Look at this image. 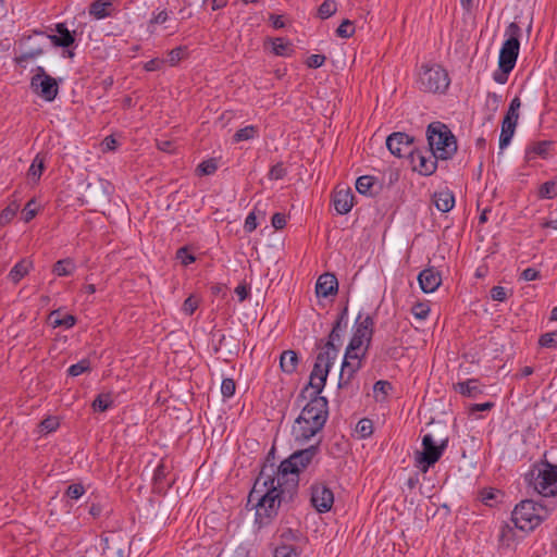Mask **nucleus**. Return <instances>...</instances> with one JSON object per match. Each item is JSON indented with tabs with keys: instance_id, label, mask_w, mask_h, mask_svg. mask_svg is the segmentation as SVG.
Listing matches in <instances>:
<instances>
[{
	"instance_id": "obj_10",
	"label": "nucleus",
	"mask_w": 557,
	"mask_h": 557,
	"mask_svg": "<svg viewBox=\"0 0 557 557\" xmlns=\"http://www.w3.org/2000/svg\"><path fill=\"white\" fill-rule=\"evenodd\" d=\"M372 326L373 320L371 317L367 315L364 319H362L357 324L356 331L349 342L346 352L366 356L372 338Z\"/></svg>"
},
{
	"instance_id": "obj_9",
	"label": "nucleus",
	"mask_w": 557,
	"mask_h": 557,
	"mask_svg": "<svg viewBox=\"0 0 557 557\" xmlns=\"http://www.w3.org/2000/svg\"><path fill=\"white\" fill-rule=\"evenodd\" d=\"M448 438H436L433 434L428 433L422 437V451L416 454L417 466L426 472L431 466L440 460L447 447Z\"/></svg>"
},
{
	"instance_id": "obj_47",
	"label": "nucleus",
	"mask_w": 557,
	"mask_h": 557,
	"mask_svg": "<svg viewBox=\"0 0 557 557\" xmlns=\"http://www.w3.org/2000/svg\"><path fill=\"white\" fill-rule=\"evenodd\" d=\"M216 169H218V166H216L215 161L210 159V160H206V161L201 162L198 165L197 171L200 175H210V174H213L216 171Z\"/></svg>"
},
{
	"instance_id": "obj_36",
	"label": "nucleus",
	"mask_w": 557,
	"mask_h": 557,
	"mask_svg": "<svg viewBox=\"0 0 557 557\" xmlns=\"http://www.w3.org/2000/svg\"><path fill=\"white\" fill-rule=\"evenodd\" d=\"M20 210V205L16 201H12L8 207H5L0 214V224L5 225L10 223L17 211Z\"/></svg>"
},
{
	"instance_id": "obj_46",
	"label": "nucleus",
	"mask_w": 557,
	"mask_h": 557,
	"mask_svg": "<svg viewBox=\"0 0 557 557\" xmlns=\"http://www.w3.org/2000/svg\"><path fill=\"white\" fill-rule=\"evenodd\" d=\"M355 33L352 23L349 20L343 21V23L336 29L337 36L342 38H349Z\"/></svg>"
},
{
	"instance_id": "obj_60",
	"label": "nucleus",
	"mask_w": 557,
	"mask_h": 557,
	"mask_svg": "<svg viewBox=\"0 0 557 557\" xmlns=\"http://www.w3.org/2000/svg\"><path fill=\"white\" fill-rule=\"evenodd\" d=\"M257 218H256V214L255 212H251L247 215L246 220H245V230L248 232V233H251L252 231H255L257 228Z\"/></svg>"
},
{
	"instance_id": "obj_59",
	"label": "nucleus",
	"mask_w": 557,
	"mask_h": 557,
	"mask_svg": "<svg viewBox=\"0 0 557 557\" xmlns=\"http://www.w3.org/2000/svg\"><path fill=\"white\" fill-rule=\"evenodd\" d=\"M40 54H42V49L37 48L34 50L23 52L16 60H17V62H25L29 59H35V58L39 57Z\"/></svg>"
},
{
	"instance_id": "obj_41",
	"label": "nucleus",
	"mask_w": 557,
	"mask_h": 557,
	"mask_svg": "<svg viewBox=\"0 0 557 557\" xmlns=\"http://www.w3.org/2000/svg\"><path fill=\"white\" fill-rule=\"evenodd\" d=\"M38 208L35 199H30L23 209V220L28 223L32 221L37 214Z\"/></svg>"
},
{
	"instance_id": "obj_37",
	"label": "nucleus",
	"mask_w": 557,
	"mask_h": 557,
	"mask_svg": "<svg viewBox=\"0 0 557 557\" xmlns=\"http://www.w3.org/2000/svg\"><path fill=\"white\" fill-rule=\"evenodd\" d=\"M392 389V385L387 381H377L373 386V394L377 401H383Z\"/></svg>"
},
{
	"instance_id": "obj_61",
	"label": "nucleus",
	"mask_w": 557,
	"mask_h": 557,
	"mask_svg": "<svg viewBox=\"0 0 557 557\" xmlns=\"http://www.w3.org/2000/svg\"><path fill=\"white\" fill-rule=\"evenodd\" d=\"M286 225V216L283 213H275L272 216V226L276 230H282Z\"/></svg>"
},
{
	"instance_id": "obj_55",
	"label": "nucleus",
	"mask_w": 557,
	"mask_h": 557,
	"mask_svg": "<svg viewBox=\"0 0 557 557\" xmlns=\"http://www.w3.org/2000/svg\"><path fill=\"white\" fill-rule=\"evenodd\" d=\"M520 278L525 282L535 281V280L541 278V273H540V271H537L533 268H528L521 272Z\"/></svg>"
},
{
	"instance_id": "obj_5",
	"label": "nucleus",
	"mask_w": 557,
	"mask_h": 557,
	"mask_svg": "<svg viewBox=\"0 0 557 557\" xmlns=\"http://www.w3.org/2000/svg\"><path fill=\"white\" fill-rule=\"evenodd\" d=\"M428 140L430 151L442 160L450 159L457 151L455 136L446 125L440 122L429 125Z\"/></svg>"
},
{
	"instance_id": "obj_22",
	"label": "nucleus",
	"mask_w": 557,
	"mask_h": 557,
	"mask_svg": "<svg viewBox=\"0 0 557 557\" xmlns=\"http://www.w3.org/2000/svg\"><path fill=\"white\" fill-rule=\"evenodd\" d=\"M298 355L295 350H285L280 357V367L283 372L292 374L297 370Z\"/></svg>"
},
{
	"instance_id": "obj_2",
	"label": "nucleus",
	"mask_w": 557,
	"mask_h": 557,
	"mask_svg": "<svg viewBox=\"0 0 557 557\" xmlns=\"http://www.w3.org/2000/svg\"><path fill=\"white\" fill-rule=\"evenodd\" d=\"M346 311L347 309L344 310L339 319L336 321L330 333L329 341L317 356L309 381V387L314 388L317 393H321L323 391L330 369L334 360L337 358V345L341 344V336L347 324L346 321L344 322Z\"/></svg>"
},
{
	"instance_id": "obj_38",
	"label": "nucleus",
	"mask_w": 557,
	"mask_h": 557,
	"mask_svg": "<svg viewBox=\"0 0 557 557\" xmlns=\"http://www.w3.org/2000/svg\"><path fill=\"white\" fill-rule=\"evenodd\" d=\"M257 128L256 126L253 125H248L244 128H240L238 129L233 139L234 141L236 143H239V141H243V140H248V139H252L256 135H257Z\"/></svg>"
},
{
	"instance_id": "obj_18",
	"label": "nucleus",
	"mask_w": 557,
	"mask_h": 557,
	"mask_svg": "<svg viewBox=\"0 0 557 557\" xmlns=\"http://www.w3.org/2000/svg\"><path fill=\"white\" fill-rule=\"evenodd\" d=\"M338 282L334 274L324 273L320 275L315 285L318 296L329 297L337 292Z\"/></svg>"
},
{
	"instance_id": "obj_52",
	"label": "nucleus",
	"mask_w": 557,
	"mask_h": 557,
	"mask_svg": "<svg viewBox=\"0 0 557 557\" xmlns=\"http://www.w3.org/2000/svg\"><path fill=\"white\" fill-rule=\"evenodd\" d=\"M176 258L181 261L182 264L188 265L195 261V257L190 255L187 248H180L176 252Z\"/></svg>"
},
{
	"instance_id": "obj_64",
	"label": "nucleus",
	"mask_w": 557,
	"mask_h": 557,
	"mask_svg": "<svg viewBox=\"0 0 557 557\" xmlns=\"http://www.w3.org/2000/svg\"><path fill=\"white\" fill-rule=\"evenodd\" d=\"M117 141L112 136H108L102 141L103 151H112L116 148Z\"/></svg>"
},
{
	"instance_id": "obj_35",
	"label": "nucleus",
	"mask_w": 557,
	"mask_h": 557,
	"mask_svg": "<svg viewBox=\"0 0 557 557\" xmlns=\"http://www.w3.org/2000/svg\"><path fill=\"white\" fill-rule=\"evenodd\" d=\"M539 197L543 199H553L557 197V182L548 181L539 188Z\"/></svg>"
},
{
	"instance_id": "obj_7",
	"label": "nucleus",
	"mask_w": 557,
	"mask_h": 557,
	"mask_svg": "<svg viewBox=\"0 0 557 557\" xmlns=\"http://www.w3.org/2000/svg\"><path fill=\"white\" fill-rule=\"evenodd\" d=\"M527 480L530 486L543 497L557 495V466L542 463L530 471Z\"/></svg>"
},
{
	"instance_id": "obj_8",
	"label": "nucleus",
	"mask_w": 557,
	"mask_h": 557,
	"mask_svg": "<svg viewBox=\"0 0 557 557\" xmlns=\"http://www.w3.org/2000/svg\"><path fill=\"white\" fill-rule=\"evenodd\" d=\"M505 36L507 39L499 51L498 66L499 70L511 72L516 65L520 49V26L515 22L510 23L506 28Z\"/></svg>"
},
{
	"instance_id": "obj_43",
	"label": "nucleus",
	"mask_w": 557,
	"mask_h": 557,
	"mask_svg": "<svg viewBox=\"0 0 557 557\" xmlns=\"http://www.w3.org/2000/svg\"><path fill=\"white\" fill-rule=\"evenodd\" d=\"M319 16L321 18H327L332 16L336 12V3L331 0H325L320 7H319Z\"/></svg>"
},
{
	"instance_id": "obj_6",
	"label": "nucleus",
	"mask_w": 557,
	"mask_h": 557,
	"mask_svg": "<svg viewBox=\"0 0 557 557\" xmlns=\"http://www.w3.org/2000/svg\"><path fill=\"white\" fill-rule=\"evenodd\" d=\"M546 515L547 510L544 505L525 499L515 507L512 522L522 531H532L545 519Z\"/></svg>"
},
{
	"instance_id": "obj_24",
	"label": "nucleus",
	"mask_w": 557,
	"mask_h": 557,
	"mask_svg": "<svg viewBox=\"0 0 557 557\" xmlns=\"http://www.w3.org/2000/svg\"><path fill=\"white\" fill-rule=\"evenodd\" d=\"M33 268V261L29 259H22L17 262L9 273V278L17 284L25 275L28 274L30 269Z\"/></svg>"
},
{
	"instance_id": "obj_31",
	"label": "nucleus",
	"mask_w": 557,
	"mask_h": 557,
	"mask_svg": "<svg viewBox=\"0 0 557 557\" xmlns=\"http://www.w3.org/2000/svg\"><path fill=\"white\" fill-rule=\"evenodd\" d=\"M456 389L463 396L475 397L481 393L475 380H468L457 384Z\"/></svg>"
},
{
	"instance_id": "obj_53",
	"label": "nucleus",
	"mask_w": 557,
	"mask_h": 557,
	"mask_svg": "<svg viewBox=\"0 0 557 557\" xmlns=\"http://www.w3.org/2000/svg\"><path fill=\"white\" fill-rule=\"evenodd\" d=\"M84 493V486L81 484H72L66 490V495L72 499H78Z\"/></svg>"
},
{
	"instance_id": "obj_19",
	"label": "nucleus",
	"mask_w": 557,
	"mask_h": 557,
	"mask_svg": "<svg viewBox=\"0 0 557 557\" xmlns=\"http://www.w3.org/2000/svg\"><path fill=\"white\" fill-rule=\"evenodd\" d=\"M102 542V553L100 557H127L128 552L125 545L115 539L104 537Z\"/></svg>"
},
{
	"instance_id": "obj_57",
	"label": "nucleus",
	"mask_w": 557,
	"mask_h": 557,
	"mask_svg": "<svg viewBox=\"0 0 557 557\" xmlns=\"http://www.w3.org/2000/svg\"><path fill=\"white\" fill-rule=\"evenodd\" d=\"M285 174H286V170L283 166V164L277 163L271 168V170L269 172V177L271 180H281L285 176Z\"/></svg>"
},
{
	"instance_id": "obj_51",
	"label": "nucleus",
	"mask_w": 557,
	"mask_h": 557,
	"mask_svg": "<svg viewBox=\"0 0 557 557\" xmlns=\"http://www.w3.org/2000/svg\"><path fill=\"white\" fill-rule=\"evenodd\" d=\"M556 336L557 333L555 332L545 333L540 337L539 343L542 347L554 348L556 347Z\"/></svg>"
},
{
	"instance_id": "obj_23",
	"label": "nucleus",
	"mask_w": 557,
	"mask_h": 557,
	"mask_svg": "<svg viewBox=\"0 0 557 557\" xmlns=\"http://www.w3.org/2000/svg\"><path fill=\"white\" fill-rule=\"evenodd\" d=\"M112 0H96L89 7V14L101 20L111 15Z\"/></svg>"
},
{
	"instance_id": "obj_33",
	"label": "nucleus",
	"mask_w": 557,
	"mask_h": 557,
	"mask_svg": "<svg viewBox=\"0 0 557 557\" xmlns=\"http://www.w3.org/2000/svg\"><path fill=\"white\" fill-rule=\"evenodd\" d=\"M44 169H45V159L40 156V154H37L33 161V163L30 164V168L28 170V176L30 177V180L33 181H38L44 172Z\"/></svg>"
},
{
	"instance_id": "obj_39",
	"label": "nucleus",
	"mask_w": 557,
	"mask_h": 557,
	"mask_svg": "<svg viewBox=\"0 0 557 557\" xmlns=\"http://www.w3.org/2000/svg\"><path fill=\"white\" fill-rule=\"evenodd\" d=\"M411 312L418 320H425L430 313V306L428 302H417L412 306Z\"/></svg>"
},
{
	"instance_id": "obj_12",
	"label": "nucleus",
	"mask_w": 557,
	"mask_h": 557,
	"mask_svg": "<svg viewBox=\"0 0 557 557\" xmlns=\"http://www.w3.org/2000/svg\"><path fill=\"white\" fill-rule=\"evenodd\" d=\"M310 502L318 512H327L334 504V494L324 483H314L311 486Z\"/></svg>"
},
{
	"instance_id": "obj_29",
	"label": "nucleus",
	"mask_w": 557,
	"mask_h": 557,
	"mask_svg": "<svg viewBox=\"0 0 557 557\" xmlns=\"http://www.w3.org/2000/svg\"><path fill=\"white\" fill-rule=\"evenodd\" d=\"M75 263L72 259H62L54 263L53 273L58 276L71 275L75 271Z\"/></svg>"
},
{
	"instance_id": "obj_3",
	"label": "nucleus",
	"mask_w": 557,
	"mask_h": 557,
	"mask_svg": "<svg viewBox=\"0 0 557 557\" xmlns=\"http://www.w3.org/2000/svg\"><path fill=\"white\" fill-rule=\"evenodd\" d=\"M311 389L314 396L304 407L293 425V434L297 440L311 438L322 430L327 420V399L320 396L321 393H317L314 388Z\"/></svg>"
},
{
	"instance_id": "obj_15",
	"label": "nucleus",
	"mask_w": 557,
	"mask_h": 557,
	"mask_svg": "<svg viewBox=\"0 0 557 557\" xmlns=\"http://www.w3.org/2000/svg\"><path fill=\"white\" fill-rule=\"evenodd\" d=\"M386 146L392 154L403 158L410 156L413 150L412 138L405 133H394L386 139Z\"/></svg>"
},
{
	"instance_id": "obj_14",
	"label": "nucleus",
	"mask_w": 557,
	"mask_h": 557,
	"mask_svg": "<svg viewBox=\"0 0 557 557\" xmlns=\"http://www.w3.org/2000/svg\"><path fill=\"white\" fill-rule=\"evenodd\" d=\"M414 171L422 175H431L436 170V161L440 159L432 151H414L409 156Z\"/></svg>"
},
{
	"instance_id": "obj_40",
	"label": "nucleus",
	"mask_w": 557,
	"mask_h": 557,
	"mask_svg": "<svg viewBox=\"0 0 557 557\" xmlns=\"http://www.w3.org/2000/svg\"><path fill=\"white\" fill-rule=\"evenodd\" d=\"M185 54V47H176L168 53V59L165 60V62H168L172 66L176 65L182 59H184Z\"/></svg>"
},
{
	"instance_id": "obj_27",
	"label": "nucleus",
	"mask_w": 557,
	"mask_h": 557,
	"mask_svg": "<svg viewBox=\"0 0 557 557\" xmlns=\"http://www.w3.org/2000/svg\"><path fill=\"white\" fill-rule=\"evenodd\" d=\"M550 145H552V143L547 141V140L534 143L527 149V152H525L527 160L530 161V160L534 159L535 157L546 158L548 156V150H549Z\"/></svg>"
},
{
	"instance_id": "obj_44",
	"label": "nucleus",
	"mask_w": 557,
	"mask_h": 557,
	"mask_svg": "<svg viewBox=\"0 0 557 557\" xmlns=\"http://www.w3.org/2000/svg\"><path fill=\"white\" fill-rule=\"evenodd\" d=\"M90 369V364H89V361L84 359V360H81L79 362L75 363V364H72L67 372L71 376H77L84 372H87L89 371Z\"/></svg>"
},
{
	"instance_id": "obj_54",
	"label": "nucleus",
	"mask_w": 557,
	"mask_h": 557,
	"mask_svg": "<svg viewBox=\"0 0 557 557\" xmlns=\"http://www.w3.org/2000/svg\"><path fill=\"white\" fill-rule=\"evenodd\" d=\"M325 62V57L322 55V54H311L307 61H306V64L308 65V67H311V69H318L320 66H322Z\"/></svg>"
},
{
	"instance_id": "obj_1",
	"label": "nucleus",
	"mask_w": 557,
	"mask_h": 557,
	"mask_svg": "<svg viewBox=\"0 0 557 557\" xmlns=\"http://www.w3.org/2000/svg\"><path fill=\"white\" fill-rule=\"evenodd\" d=\"M315 455V447L298 450L283 460L275 474L272 467H264L257 478L248 496V504L256 509V523L269 524L278 512L282 503L293 500L299 482V472L305 469Z\"/></svg>"
},
{
	"instance_id": "obj_63",
	"label": "nucleus",
	"mask_w": 557,
	"mask_h": 557,
	"mask_svg": "<svg viewBox=\"0 0 557 557\" xmlns=\"http://www.w3.org/2000/svg\"><path fill=\"white\" fill-rule=\"evenodd\" d=\"M166 475V467L163 465V463H160L157 469L154 470V474H153V481L156 484H159L161 483V481L165 478Z\"/></svg>"
},
{
	"instance_id": "obj_4",
	"label": "nucleus",
	"mask_w": 557,
	"mask_h": 557,
	"mask_svg": "<svg viewBox=\"0 0 557 557\" xmlns=\"http://www.w3.org/2000/svg\"><path fill=\"white\" fill-rule=\"evenodd\" d=\"M450 84L447 71L437 63H423L417 73L418 89L429 94H444Z\"/></svg>"
},
{
	"instance_id": "obj_34",
	"label": "nucleus",
	"mask_w": 557,
	"mask_h": 557,
	"mask_svg": "<svg viewBox=\"0 0 557 557\" xmlns=\"http://www.w3.org/2000/svg\"><path fill=\"white\" fill-rule=\"evenodd\" d=\"M112 403H113V398L110 393L100 394L92 401V408L95 411L103 412L110 408Z\"/></svg>"
},
{
	"instance_id": "obj_49",
	"label": "nucleus",
	"mask_w": 557,
	"mask_h": 557,
	"mask_svg": "<svg viewBox=\"0 0 557 557\" xmlns=\"http://www.w3.org/2000/svg\"><path fill=\"white\" fill-rule=\"evenodd\" d=\"M236 385L234 380L232 379H224L221 384V393L224 397H232L235 393Z\"/></svg>"
},
{
	"instance_id": "obj_28",
	"label": "nucleus",
	"mask_w": 557,
	"mask_h": 557,
	"mask_svg": "<svg viewBox=\"0 0 557 557\" xmlns=\"http://www.w3.org/2000/svg\"><path fill=\"white\" fill-rule=\"evenodd\" d=\"M272 51L280 57H290L295 49L290 41L283 38H274L271 40Z\"/></svg>"
},
{
	"instance_id": "obj_30",
	"label": "nucleus",
	"mask_w": 557,
	"mask_h": 557,
	"mask_svg": "<svg viewBox=\"0 0 557 557\" xmlns=\"http://www.w3.org/2000/svg\"><path fill=\"white\" fill-rule=\"evenodd\" d=\"M376 180L370 175L360 176L356 181V189L362 195H373L372 188L374 187Z\"/></svg>"
},
{
	"instance_id": "obj_45",
	"label": "nucleus",
	"mask_w": 557,
	"mask_h": 557,
	"mask_svg": "<svg viewBox=\"0 0 557 557\" xmlns=\"http://www.w3.org/2000/svg\"><path fill=\"white\" fill-rule=\"evenodd\" d=\"M513 530L509 525H503L500 528L498 540L503 545L509 546L510 543L513 541Z\"/></svg>"
},
{
	"instance_id": "obj_20",
	"label": "nucleus",
	"mask_w": 557,
	"mask_h": 557,
	"mask_svg": "<svg viewBox=\"0 0 557 557\" xmlns=\"http://www.w3.org/2000/svg\"><path fill=\"white\" fill-rule=\"evenodd\" d=\"M58 35H48L47 38L57 47H70L74 42V36L63 23L55 25Z\"/></svg>"
},
{
	"instance_id": "obj_11",
	"label": "nucleus",
	"mask_w": 557,
	"mask_h": 557,
	"mask_svg": "<svg viewBox=\"0 0 557 557\" xmlns=\"http://www.w3.org/2000/svg\"><path fill=\"white\" fill-rule=\"evenodd\" d=\"M30 87L46 101L54 100L58 95L57 81L48 75L41 66L37 67V73L32 77Z\"/></svg>"
},
{
	"instance_id": "obj_16",
	"label": "nucleus",
	"mask_w": 557,
	"mask_h": 557,
	"mask_svg": "<svg viewBox=\"0 0 557 557\" xmlns=\"http://www.w3.org/2000/svg\"><path fill=\"white\" fill-rule=\"evenodd\" d=\"M418 281L421 289L429 294L435 292L440 287L442 277L437 271L433 268H429L420 272Z\"/></svg>"
},
{
	"instance_id": "obj_58",
	"label": "nucleus",
	"mask_w": 557,
	"mask_h": 557,
	"mask_svg": "<svg viewBox=\"0 0 557 557\" xmlns=\"http://www.w3.org/2000/svg\"><path fill=\"white\" fill-rule=\"evenodd\" d=\"M491 297L496 301H505L507 298L506 289L502 286H494L491 289Z\"/></svg>"
},
{
	"instance_id": "obj_62",
	"label": "nucleus",
	"mask_w": 557,
	"mask_h": 557,
	"mask_svg": "<svg viewBox=\"0 0 557 557\" xmlns=\"http://www.w3.org/2000/svg\"><path fill=\"white\" fill-rule=\"evenodd\" d=\"M164 60L161 59H152L145 63L144 69L148 72L158 71L161 69V65L164 63Z\"/></svg>"
},
{
	"instance_id": "obj_25",
	"label": "nucleus",
	"mask_w": 557,
	"mask_h": 557,
	"mask_svg": "<svg viewBox=\"0 0 557 557\" xmlns=\"http://www.w3.org/2000/svg\"><path fill=\"white\" fill-rule=\"evenodd\" d=\"M49 323L52 327L63 326L71 329L76 323V318L72 314L61 315L60 310H54L49 314Z\"/></svg>"
},
{
	"instance_id": "obj_17",
	"label": "nucleus",
	"mask_w": 557,
	"mask_h": 557,
	"mask_svg": "<svg viewBox=\"0 0 557 557\" xmlns=\"http://www.w3.org/2000/svg\"><path fill=\"white\" fill-rule=\"evenodd\" d=\"M334 208L337 213L346 214L354 206V195L349 188H337L333 197Z\"/></svg>"
},
{
	"instance_id": "obj_13",
	"label": "nucleus",
	"mask_w": 557,
	"mask_h": 557,
	"mask_svg": "<svg viewBox=\"0 0 557 557\" xmlns=\"http://www.w3.org/2000/svg\"><path fill=\"white\" fill-rule=\"evenodd\" d=\"M364 357L359 354L345 352L338 381L339 387L346 386L351 382L355 374L361 369Z\"/></svg>"
},
{
	"instance_id": "obj_21",
	"label": "nucleus",
	"mask_w": 557,
	"mask_h": 557,
	"mask_svg": "<svg viewBox=\"0 0 557 557\" xmlns=\"http://www.w3.org/2000/svg\"><path fill=\"white\" fill-rule=\"evenodd\" d=\"M433 203L441 212H448L455 206V196L448 189L436 191L433 196Z\"/></svg>"
},
{
	"instance_id": "obj_42",
	"label": "nucleus",
	"mask_w": 557,
	"mask_h": 557,
	"mask_svg": "<svg viewBox=\"0 0 557 557\" xmlns=\"http://www.w3.org/2000/svg\"><path fill=\"white\" fill-rule=\"evenodd\" d=\"M274 557H299V552L292 545H281L275 548Z\"/></svg>"
},
{
	"instance_id": "obj_32",
	"label": "nucleus",
	"mask_w": 557,
	"mask_h": 557,
	"mask_svg": "<svg viewBox=\"0 0 557 557\" xmlns=\"http://www.w3.org/2000/svg\"><path fill=\"white\" fill-rule=\"evenodd\" d=\"M481 500L490 507H493L496 503L500 500L503 494L495 488H484L480 493Z\"/></svg>"
},
{
	"instance_id": "obj_56",
	"label": "nucleus",
	"mask_w": 557,
	"mask_h": 557,
	"mask_svg": "<svg viewBox=\"0 0 557 557\" xmlns=\"http://www.w3.org/2000/svg\"><path fill=\"white\" fill-rule=\"evenodd\" d=\"M198 308V300L194 296H189L183 304V311L186 314H193Z\"/></svg>"
},
{
	"instance_id": "obj_26",
	"label": "nucleus",
	"mask_w": 557,
	"mask_h": 557,
	"mask_svg": "<svg viewBox=\"0 0 557 557\" xmlns=\"http://www.w3.org/2000/svg\"><path fill=\"white\" fill-rule=\"evenodd\" d=\"M517 123L511 122L509 117H504L503 124H502V133L499 136V148L504 149L506 148L515 134Z\"/></svg>"
},
{
	"instance_id": "obj_48",
	"label": "nucleus",
	"mask_w": 557,
	"mask_h": 557,
	"mask_svg": "<svg viewBox=\"0 0 557 557\" xmlns=\"http://www.w3.org/2000/svg\"><path fill=\"white\" fill-rule=\"evenodd\" d=\"M356 431L362 436L367 437L372 434V422L369 419H362L358 422Z\"/></svg>"
},
{
	"instance_id": "obj_50",
	"label": "nucleus",
	"mask_w": 557,
	"mask_h": 557,
	"mask_svg": "<svg viewBox=\"0 0 557 557\" xmlns=\"http://www.w3.org/2000/svg\"><path fill=\"white\" fill-rule=\"evenodd\" d=\"M58 426H59V421L54 417L47 418L44 421H41V423L39 424L41 432H46V433L55 431Z\"/></svg>"
}]
</instances>
